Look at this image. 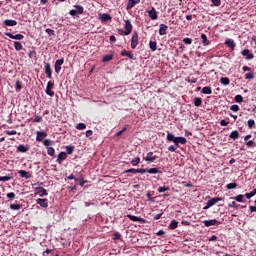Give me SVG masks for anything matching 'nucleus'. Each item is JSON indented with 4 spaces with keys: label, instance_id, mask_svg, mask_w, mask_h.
<instances>
[{
    "label": "nucleus",
    "instance_id": "nucleus-48",
    "mask_svg": "<svg viewBox=\"0 0 256 256\" xmlns=\"http://www.w3.org/2000/svg\"><path fill=\"white\" fill-rule=\"evenodd\" d=\"M169 187H160L158 188V193H165V191H169Z\"/></svg>",
    "mask_w": 256,
    "mask_h": 256
},
{
    "label": "nucleus",
    "instance_id": "nucleus-23",
    "mask_svg": "<svg viewBox=\"0 0 256 256\" xmlns=\"http://www.w3.org/2000/svg\"><path fill=\"white\" fill-rule=\"evenodd\" d=\"M145 173H150L152 175H156V173H161V171H159V169L157 168H146L144 169Z\"/></svg>",
    "mask_w": 256,
    "mask_h": 256
},
{
    "label": "nucleus",
    "instance_id": "nucleus-27",
    "mask_svg": "<svg viewBox=\"0 0 256 256\" xmlns=\"http://www.w3.org/2000/svg\"><path fill=\"white\" fill-rule=\"evenodd\" d=\"M202 93L204 95H211V93H213V90H211V87L205 86L202 88Z\"/></svg>",
    "mask_w": 256,
    "mask_h": 256
},
{
    "label": "nucleus",
    "instance_id": "nucleus-58",
    "mask_svg": "<svg viewBox=\"0 0 256 256\" xmlns=\"http://www.w3.org/2000/svg\"><path fill=\"white\" fill-rule=\"evenodd\" d=\"M75 8L77 9V13H79V15L83 14V8L82 6H75Z\"/></svg>",
    "mask_w": 256,
    "mask_h": 256
},
{
    "label": "nucleus",
    "instance_id": "nucleus-33",
    "mask_svg": "<svg viewBox=\"0 0 256 256\" xmlns=\"http://www.w3.org/2000/svg\"><path fill=\"white\" fill-rule=\"evenodd\" d=\"M175 139H176L175 135H173V134L170 133V132L167 133V141H170V142H172V143H175Z\"/></svg>",
    "mask_w": 256,
    "mask_h": 256
},
{
    "label": "nucleus",
    "instance_id": "nucleus-47",
    "mask_svg": "<svg viewBox=\"0 0 256 256\" xmlns=\"http://www.w3.org/2000/svg\"><path fill=\"white\" fill-rule=\"evenodd\" d=\"M227 189H236V187H237V183H229V184H227Z\"/></svg>",
    "mask_w": 256,
    "mask_h": 256
},
{
    "label": "nucleus",
    "instance_id": "nucleus-34",
    "mask_svg": "<svg viewBox=\"0 0 256 256\" xmlns=\"http://www.w3.org/2000/svg\"><path fill=\"white\" fill-rule=\"evenodd\" d=\"M201 39L204 46L209 45V40L207 39V35L201 34Z\"/></svg>",
    "mask_w": 256,
    "mask_h": 256
},
{
    "label": "nucleus",
    "instance_id": "nucleus-52",
    "mask_svg": "<svg viewBox=\"0 0 256 256\" xmlns=\"http://www.w3.org/2000/svg\"><path fill=\"white\" fill-rule=\"evenodd\" d=\"M230 109H231V111H234V112L237 113V111H239V106L234 104V105H232V106L230 107Z\"/></svg>",
    "mask_w": 256,
    "mask_h": 256
},
{
    "label": "nucleus",
    "instance_id": "nucleus-9",
    "mask_svg": "<svg viewBox=\"0 0 256 256\" xmlns=\"http://www.w3.org/2000/svg\"><path fill=\"white\" fill-rule=\"evenodd\" d=\"M138 3H141V0H128L126 6L127 11L133 9V7H135V5H138Z\"/></svg>",
    "mask_w": 256,
    "mask_h": 256
},
{
    "label": "nucleus",
    "instance_id": "nucleus-39",
    "mask_svg": "<svg viewBox=\"0 0 256 256\" xmlns=\"http://www.w3.org/2000/svg\"><path fill=\"white\" fill-rule=\"evenodd\" d=\"M139 163H141V158L136 157L131 161V164L133 165V167H136V165H139Z\"/></svg>",
    "mask_w": 256,
    "mask_h": 256
},
{
    "label": "nucleus",
    "instance_id": "nucleus-3",
    "mask_svg": "<svg viewBox=\"0 0 256 256\" xmlns=\"http://www.w3.org/2000/svg\"><path fill=\"white\" fill-rule=\"evenodd\" d=\"M54 85L55 84L52 81H49L47 83L45 93H46V95H49V97H53V95H55V92H53V90H51V89H53Z\"/></svg>",
    "mask_w": 256,
    "mask_h": 256
},
{
    "label": "nucleus",
    "instance_id": "nucleus-1",
    "mask_svg": "<svg viewBox=\"0 0 256 256\" xmlns=\"http://www.w3.org/2000/svg\"><path fill=\"white\" fill-rule=\"evenodd\" d=\"M219 201H223V198L221 197H215V198H212L210 199L206 206L204 207V209H209L210 207H213V205H216V203H219Z\"/></svg>",
    "mask_w": 256,
    "mask_h": 256
},
{
    "label": "nucleus",
    "instance_id": "nucleus-37",
    "mask_svg": "<svg viewBox=\"0 0 256 256\" xmlns=\"http://www.w3.org/2000/svg\"><path fill=\"white\" fill-rule=\"evenodd\" d=\"M202 103H203V100L201 98H195L194 99L195 107H201Z\"/></svg>",
    "mask_w": 256,
    "mask_h": 256
},
{
    "label": "nucleus",
    "instance_id": "nucleus-38",
    "mask_svg": "<svg viewBox=\"0 0 256 256\" xmlns=\"http://www.w3.org/2000/svg\"><path fill=\"white\" fill-rule=\"evenodd\" d=\"M76 129L83 131L84 129H87V125L85 123H79L76 125Z\"/></svg>",
    "mask_w": 256,
    "mask_h": 256
},
{
    "label": "nucleus",
    "instance_id": "nucleus-30",
    "mask_svg": "<svg viewBox=\"0 0 256 256\" xmlns=\"http://www.w3.org/2000/svg\"><path fill=\"white\" fill-rule=\"evenodd\" d=\"M178 225H179V222L177 220H172L169 225V229H172V230L177 229Z\"/></svg>",
    "mask_w": 256,
    "mask_h": 256
},
{
    "label": "nucleus",
    "instance_id": "nucleus-26",
    "mask_svg": "<svg viewBox=\"0 0 256 256\" xmlns=\"http://www.w3.org/2000/svg\"><path fill=\"white\" fill-rule=\"evenodd\" d=\"M225 45H227V47H230V49H235V41L231 40V39H228L225 41Z\"/></svg>",
    "mask_w": 256,
    "mask_h": 256
},
{
    "label": "nucleus",
    "instance_id": "nucleus-28",
    "mask_svg": "<svg viewBox=\"0 0 256 256\" xmlns=\"http://www.w3.org/2000/svg\"><path fill=\"white\" fill-rule=\"evenodd\" d=\"M220 83H221L222 85L227 86V85H229V84L231 83V80H229L228 77H221V78H220Z\"/></svg>",
    "mask_w": 256,
    "mask_h": 256
},
{
    "label": "nucleus",
    "instance_id": "nucleus-2",
    "mask_svg": "<svg viewBox=\"0 0 256 256\" xmlns=\"http://www.w3.org/2000/svg\"><path fill=\"white\" fill-rule=\"evenodd\" d=\"M6 37H10V39H15L16 41H21L23 39H25V36H23V34H15L13 35V33L11 32H5Z\"/></svg>",
    "mask_w": 256,
    "mask_h": 256
},
{
    "label": "nucleus",
    "instance_id": "nucleus-40",
    "mask_svg": "<svg viewBox=\"0 0 256 256\" xmlns=\"http://www.w3.org/2000/svg\"><path fill=\"white\" fill-rule=\"evenodd\" d=\"M243 194H240L236 197H232L231 199H234V201H238V203H243Z\"/></svg>",
    "mask_w": 256,
    "mask_h": 256
},
{
    "label": "nucleus",
    "instance_id": "nucleus-14",
    "mask_svg": "<svg viewBox=\"0 0 256 256\" xmlns=\"http://www.w3.org/2000/svg\"><path fill=\"white\" fill-rule=\"evenodd\" d=\"M242 55L244 56V57H246V59L249 61V60H251V59H253L254 57H255V55H253V53H250L249 52V49H244L243 51H242Z\"/></svg>",
    "mask_w": 256,
    "mask_h": 256
},
{
    "label": "nucleus",
    "instance_id": "nucleus-55",
    "mask_svg": "<svg viewBox=\"0 0 256 256\" xmlns=\"http://www.w3.org/2000/svg\"><path fill=\"white\" fill-rule=\"evenodd\" d=\"M5 133H6V135H17V131H15V130H11V131L6 130Z\"/></svg>",
    "mask_w": 256,
    "mask_h": 256
},
{
    "label": "nucleus",
    "instance_id": "nucleus-8",
    "mask_svg": "<svg viewBox=\"0 0 256 256\" xmlns=\"http://www.w3.org/2000/svg\"><path fill=\"white\" fill-rule=\"evenodd\" d=\"M44 69L48 79H52L53 70L51 69V64L46 63Z\"/></svg>",
    "mask_w": 256,
    "mask_h": 256
},
{
    "label": "nucleus",
    "instance_id": "nucleus-16",
    "mask_svg": "<svg viewBox=\"0 0 256 256\" xmlns=\"http://www.w3.org/2000/svg\"><path fill=\"white\" fill-rule=\"evenodd\" d=\"M148 15H149L150 19L155 21L158 17L157 16V10H155V8H152L151 10L148 11Z\"/></svg>",
    "mask_w": 256,
    "mask_h": 256
},
{
    "label": "nucleus",
    "instance_id": "nucleus-13",
    "mask_svg": "<svg viewBox=\"0 0 256 256\" xmlns=\"http://www.w3.org/2000/svg\"><path fill=\"white\" fill-rule=\"evenodd\" d=\"M127 217H128V219H130V221H135L138 223H145V219H143V218H139V217L133 216L131 214H128Z\"/></svg>",
    "mask_w": 256,
    "mask_h": 256
},
{
    "label": "nucleus",
    "instance_id": "nucleus-50",
    "mask_svg": "<svg viewBox=\"0 0 256 256\" xmlns=\"http://www.w3.org/2000/svg\"><path fill=\"white\" fill-rule=\"evenodd\" d=\"M184 43L186 44V45H191V43H193V39H191V38H184Z\"/></svg>",
    "mask_w": 256,
    "mask_h": 256
},
{
    "label": "nucleus",
    "instance_id": "nucleus-21",
    "mask_svg": "<svg viewBox=\"0 0 256 256\" xmlns=\"http://www.w3.org/2000/svg\"><path fill=\"white\" fill-rule=\"evenodd\" d=\"M169 27H167V25L165 24H161L160 28H159V35H167V29Z\"/></svg>",
    "mask_w": 256,
    "mask_h": 256
},
{
    "label": "nucleus",
    "instance_id": "nucleus-56",
    "mask_svg": "<svg viewBox=\"0 0 256 256\" xmlns=\"http://www.w3.org/2000/svg\"><path fill=\"white\" fill-rule=\"evenodd\" d=\"M34 121H35V123H41V121H43V117L35 116Z\"/></svg>",
    "mask_w": 256,
    "mask_h": 256
},
{
    "label": "nucleus",
    "instance_id": "nucleus-4",
    "mask_svg": "<svg viewBox=\"0 0 256 256\" xmlns=\"http://www.w3.org/2000/svg\"><path fill=\"white\" fill-rule=\"evenodd\" d=\"M139 45V35L137 32H134L131 39V48L135 49Z\"/></svg>",
    "mask_w": 256,
    "mask_h": 256
},
{
    "label": "nucleus",
    "instance_id": "nucleus-53",
    "mask_svg": "<svg viewBox=\"0 0 256 256\" xmlns=\"http://www.w3.org/2000/svg\"><path fill=\"white\" fill-rule=\"evenodd\" d=\"M45 31H46L47 35H50V36L55 35V31L50 28H47Z\"/></svg>",
    "mask_w": 256,
    "mask_h": 256
},
{
    "label": "nucleus",
    "instance_id": "nucleus-64",
    "mask_svg": "<svg viewBox=\"0 0 256 256\" xmlns=\"http://www.w3.org/2000/svg\"><path fill=\"white\" fill-rule=\"evenodd\" d=\"M91 135H93V131L91 130L86 131V137H91Z\"/></svg>",
    "mask_w": 256,
    "mask_h": 256
},
{
    "label": "nucleus",
    "instance_id": "nucleus-11",
    "mask_svg": "<svg viewBox=\"0 0 256 256\" xmlns=\"http://www.w3.org/2000/svg\"><path fill=\"white\" fill-rule=\"evenodd\" d=\"M179 143L181 145H185L187 143V139L185 137H176L174 140V145H176V147H179Z\"/></svg>",
    "mask_w": 256,
    "mask_h": 256
},
{
    "label": "nucleus",
    "instance_id": "nucleus-44",
    "mask_svg": "<svg viewBox=\"0 0 256 256\" xmlns=\"http://www.w3.org/2000/svg\"><path fill=\"white\" fill-rule=\"evenodd\" d=\"M66 151H67L68 155H71V153H73V151H75V147L67 146Z\"/></svg>",
    "mask_w": 256,
    "mask_h": 256
},
{
    "label": "nucleus",
    "instance_id": "nucleus-32",
    "mask_svg": "<svg viewBox=\"0 0 256 256\" xmlns=\"http://www.w3.org/2000/svg\"><path fill=\"white\" fill-rule=\"evenodd\" d=\"M14 49H16L17 51H21L23 49V44H21V42H14Z\"/></svg>",
    "mask_w": 256,
    "mask_h": 256
},
{
    "label": "nucleus",
    "instance_id": "nucleus-36",
    "mask_svg": "<svg viewBox=\"0 0 256 256\" xmlns=\"http://www.w3.org/2000/svg\"><path fill=\"white\" fill-rule=\"evenodd\" d=\"M149 47H150L151 51H157V42L150 41Z\"/></svg>",
    "mask_w": 256,
    "mask_h": 256
},
{
    "label": "nucleus",
    "instance_id": "nucleus-35",
    "mask_svg": "<svg viewBox=\"0 0 256 256\" xmlns=\"http://www.w3.org/2000/svg\"><path fill=\"white\" fill-rule=\"evenodd\" d=\"M101 20H102V21H105V22L111 21V15H109V14H107V13H104V14H102V16H101Z\"/></svg>",
    "mask_w": 256,
    "mask_h": 256
},
{
    "label": "nucleus",
    "instance_id": "nucleus-29",
    "mask_svg": "<svg viewBox=\"0 0 256 256\" xmlns=\"http://www.w3.org/2000/svg\"><path fill=\"white\" fill-rule=\"evenodd\" d=\"M230 139H239V132L237 130L232 131L229 135Z\"/></svg>",
    "mask_w": 256,
    "mask_h": 256
},
{
    "label": "nucleus",
    "instance_id": "nucleus-24",
    "mask_svg": "<svg viewBox=\"0 0 256 256\" xmlns=\"http://www.w3.org/2000/svg\"><path fill=\"white\" fill-rule=\"evenodd\" d=\"M17 151L19 153H27L29 151V148L25 147V145L21 144L17 147Z\"/></svg>",
    "mask_w": 256,
    "mask_h": 256
},
{
    "label": "nucleus",
    "instance_id": "nucleus-42",
    "mask_svg": "<svg viewBox=\"0 0 256 256\" xmlns=\"http://www.w3.org/2000/svg\"><path fill=\"white\" fill-rule=\"evenodd\" d=\"M234 99H235L236 103H243L242 95H236Z\"/></svg>",
    "mask_w": 256,
    "mask_h": 256
},
{
    "label": "nucleus",
    "instance_id": "nucleus-51",
    "mask_svg": "<svg viewBox=\"0 0 256 256\" xmlns=\"http://www.w3.org/2000/svg\"><path fill=\"white\" fill-rule=\"evenodd\" d=\"M0 181H11V176H1Z\"/></svg>",
    "mask_w": 256,
    "mask_h": 256
},
{
    "label": "nucleus",
    "instance_id": "nucleus-54",
    "mask_svg": "<svg viewBox=\"0 0 256 256\" xmlns=\"http://www.w3.org/2000/svg\"><path fill=\"white\" fill-rule=\"evenodd\" d=\"M213 5H215V7H219L221 5V0H211Z\"/></svg>",
    "mask_w": 256,
    "mask_h": 256
},
{
    "label": "nucleus",
    "instance_id": "nucleus-18",
    "mask_svg": "<svg viewBox=\"0 0 256 256\" xmlns=\"http://www.w3.org/2000/svg\"><path fill=\"white\" fill-rule=\"evenodd\" d=\"M45 137H47V133L38 131L36 136V141L41 142L45 139Z\"/></svg>",
    "mask_w": 256,
    "mask_h": 256
},
{
    "label": "nucleus",
    "instance_id": "nucleus-12",
    "mask_svg": "<svg viewBox=\"0 0 256 256\" xmlns=\"http://www.w3.org/2000/svg\"><path fill=\"white\" fill-rule=\"evenodd\" d=\"M37 205H40V207H43L44 209H47V207H49V204L47 203V199H41L38 198L36 200Z\"/></svg>",
    "mask_w": 256,
    "mask_h": 256
},
{
    "label": "nucleus",
    "instance_id": "nucleus-60",
    "mask_svg": "<svg viewBox=\"0 0 256 256\" xmlns=\"http://www.w3.org/2000/svg\"><path fill=\"white\" fill-rule=\"evenodd\" d=\"M21 89H22L21 83L19 81H16V90L21 91Z\"/></svg>",
    "mask_w": 256,
    "mask_h": 256
},
{
    "label": "nucleus",
    "instance_id": "nucleus-49",
    "mask_svg": "<svg viewBox=\"0 0 256 256\" xmlns=\"http://www.w3.org/2000/svg\"><path fill=\"white\" fill-rule=\"evenodd\" d=\"M231 209H239V205L236 204L235 202H232L231 204L228 205Z\"/></svg>",
    "mask_w": 256,
    "mask_h": 256
},
{
    "label": "nucleus",
    "instance_id": "nucleus-31",
    "mask_svg": "<svg viewBox=\"0 0 256 256\" xmlns=\"http://www.w3.org/2000/svg\"><path fill=\"white\" fill-rule=\"evenodd\" d=\"M21 207H23V205H21V204H11L10 205V209H12V211H19V209H21Z\"/></svg>",
    "mask_w": 256,
    "mask_h": 256
},
{
    "label": "nucleus",
    "instance_id": "nucleus-19",
    "mask_svg": "<svg viewBox=\"0 0 256 256\" xmlns=\"http://www.w3.org/2000/svg\"><path fill=\"white\" fill-rule=\"evenodd\" d=\"M37 190V194L39 195V197H45L47 196V190L43 187H38L36 188Z\"/></svg>",
    "mask_w": 256,
    "mask_h": 256
},
{
    "label": "nucleus",
    "instance_id": "nucleus-62",
    "mask_svg": "<svg viewBox=\"0 0 256 256\" xmlns=\"http://www.w3.org/2000/svg\"><path fill=\"white\" fill-rule=\"evenodd\" d=\"M8 199H15V193L10 192L7 194Z\"/></svg>",
    "mask_w": 256,
    "mask_h": 256
},
{
    "label": "nucleus",
    "instance_id": "nucleus-59",
    "mask_svg": "<svg viewBox=\"0 0 256 256\" xmlns=\"http://www.w3.org/2000/svg\"><path fill=\"white\" fill-rule=\"evenodd\" d=\"M220 125H221L222 127H227V125H229V122H227L226 120H221V121H220Z\"/></svg>",
    "mask_w": 256,
    "mask_h": 256
},
{
    "label": "nucleus",
    "instance_id": "nucleus-15",
    "mask_svg": "<svg viewBox=\"0 0 256 256\" xmlns=\"http://www.w3.org/2000/svg\"><path fill=\"white\" fill-rule=\"evenodd\" d=\"M18 175H20V177H23L24 179H31V173L25 171V170H19L18 171Z\"/></svg>",
    "mask_w": 256,
    "mask_h": 256
},
{
    "label": "nucleus",
    "instance_id": "nucleus-7",
    "mask_svg": "<svg viewBox=\"0 0 256 256\" xmlns=\"http://www.w3.org/2000/svg\"><path fill=\"white\" fill-rule=\"evenodd\" d=\"M63 63H65V59H63V58L56 60V62H55V72L56 73H61V65H63Z\"/></svg>",
    "mask_w": 256,
    "mask_h": 256
},
{
    "label": "nucleus",
    "instance_id": "nucleus-17",
    "mask_svg": "<svg viewBox=\"0 0 256 256\" xmlns=\"http://www.w3.org/2000/svg\"><path fill=\"white\" fill-rule=\"evenodd\" d=\"M67 159V153L66 152H60L58 155L57 163L61 165L62 161H65Z\"/></svg>",
    "mask_w": 256,
    "mask_h": 256
},
{
    "label": "nucleus",
    "instance_id": "nucleus-46",
    "mask_svg": "<svg viewBox=\"0 0 256 256\" xmlns=\"http://www.w3.org/2000/svg\"><path fill=\"white\" fill-rule=\"evenodd\" d=\"M111 59H113V56H111V55H106V56L103 57V62H104V63H107V62L111 61Z\"/></svg>",
    "mask_w": 256,
    "mask_h": 256
},
{
    "label": "nucleus",
    "instance_id": "nucleus-61",
    "mask_svg": "<svg viewBox=\"0 0 256 256\" xmlns=\"http://www.w3.org/2000/svg\"><path fill=\"white\" fill-rule=\"evenodd\" d=\"M168 151H171L173 153V152L177 151V147L171 145L168 147Z\"/></svg>",
    "mask_w": 256,
    "mask_h": 256
},
{
    "label": "nucleus",
    "instance_id": "nucleus-43",
    "mask_svg": "<svg viewBox=\"0 0 256 256\" xmlns=\"http://www.w3.org/2000/svg\"><path fill=\"white\" fill-rule=\"evenodd\" d=\"M248 127L249 129H253V127H255V120L253 119L248 120Z\"/></svg>",
    "mask_w": 256,
    "mask_h": 256
},
{
    "label": "nucleus",
    "instance_id": "nucleus-6",
    "mask_svg": "<svg viewBox=\"0 0 256 256\" xmlns=\"http://www.w3.org/2000/svg\"><path fill=\"white\" fill-rule=\"evenodd\" d=\"M125 29L124 35H131V31H133V25L131 24V21L125 20Z\"/></svg>",
    "mask_w": 256,
    "mask_h": 256
},
{
    "label": "nucleus",
    "instance_id": "nucleus-20",
    "mask_svg": "<svg viewBox=\"0 0 256 256\" xmlns=\"http://www.w3.org/2000/svg\"><path fill=\"white\" fill-rule=\"evenodd\" d=\"M125 173H141V175H143V173H145V169L140 168V169H135V168H131L125 171Z\"/></svg>",
    "mask_w": 256,
    "mask_h": 256
},
{
    "label": "nucleus",
    "instance_id": "nucleus-22",
    "mask_svg": "<svg viewBox=\"0 0 256 256\" xmlns=\"http://www.w3.org/2000/svg\"><path fill=\"white\" fill-rule=\"evenodd\" d=\"M121 55H122V57H128L129 59H135V56L127 50H123L121 52Z\"/></svg>",
    "mask_w": 256,
    "mask_h": 256
},
{
    "label": "nucleus",
    "instance_id": "nucleus-10",
    "mask_svg": "<svg viewBox=\"0 0 256 256\" xmlns=\"http://www.w3.org/2000/svg\"><path fill=\"white\" fill-rule=\"evenodd\" d=\"M144 160H146L148 163H154L157 160V156H154L153 152H148Z\"/></svg>",
    "mask_w": 256,
    "mask_h": 256
},
{
    "label": "nucleus",
    "instance_id": "nucleus-63",
    "mask_svg": "<svg viewBox=\"0 0 256 256\" xmlns=\"http://www.w3.org/2000/svg\"><path fill=\"white\" fill-rule=\"evenodd\" d=\"M44 145L46 147H49V145H51V140H49V139L44 140Z\"/></svg>",
    "mask_w": 256,
    "mask_h": 256
},
{
    "label": "nucleus",
    "instance_id": "nucleus-57",
    "mask_svg": "<svg viewBox=\"0 0 256 256\" xmlns=\"http://www.w3.org/2000/svg\"><path fill=\"white\" fill-rule=\"evenodd\" d=\"M127 131V128H123L122 130H120L119 132H117L116 136L117 137H121V135H123V133H125Z\"/></svg>",
    "mask_w": 256,
    "mask_h": 256
},
{
    "label": "nucleus",
    "instance_id": "nucleus-41",
    "mask_svg": "<svg viewBox=\"0 0 256 256\" xmlns=\"http://www.w3.org/2000/svg\"><path fill=\"white\" fill-rule=\"evenodd\" d=\"M47 153H48V155H50V157H54L55 156V149L53 147H48L47 148Z\"/></svg>",
    "mask_w": 256,
    "mask_h": 256
},
{
    "label": "nucleus",
    "instance_id": "nucleus-45",
    "mask_svg": "<svg viewBox=\"0 0 256 256\" xmlns=\"http://www.w3.org/2000/svg\"><path fill=\"white\" fill-rule=\"evenodd\" d=\"M255 78V75L253 74V72H250V73H247L245 74V79H254Z\"/></svg>",
    "mask_w": 256,
    "mask_h": 256
},
{
    "label": "nucleus",
    "instance_id": "nucleus-25",
    "mask_svg": "<svg viewBox=\"0 0 256 256\" xmlns=\"http://www.w3.org/2000/svg\"><path fill=\"white\" fill-rule=\"evenodd\" d=\"M4 24L7 25V27H15V25H17V22L15 20H5Z\"/></svg>",
    "mask_w": 256,
    "mask_h": 256
},
{
    "label": "nucleus",
    "instance_id": "nucleus-5",
    "mask_svg": "<svg viewBox=\"0 0 256 256\" xmlns=\"http://www.w3.org/2000/svg\"><path fill=\"white\" fill-rule=\"evenodd\" d=\"M203 223L205 227H213V226L221 225V222L217 221L216 219L205 220Z\"/></svg>",
    "mask_w": 256,
    "mask_h": 256
}]
</instances>
